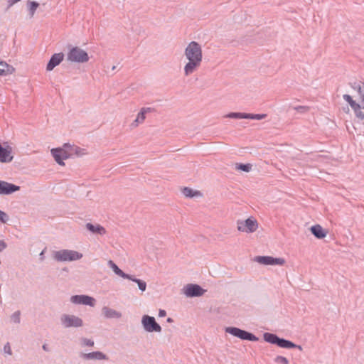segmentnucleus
I'll return each mask as SVG.
<instances>
[{"label": "nucleus", "mask_w": 364, "mask_h": 364, "mask_svg": "<svg viewBox=\"0 0 364 364\" xmlns=\"http://www.w3.org/2000/svg\"><path fill=\"white\" fill-rule=\"evenodd\" d=\"M184 56L188 60L184 65L183 73L188 77L200 66L203 61L202 46L196 41L190 42L184 50Z\"/></svg>", "instance_id": "f257e3e1"}, {"label": "nucleus", "mask_w": 364, "mask_h": 364, "mask_svg": "<svg viewBox=\"0 0 364 364\" xmlns=\"http://www.w3.org/2000/svg\"><path fill=\"white\" fill-rule=\"evenodd\" d=\"M82 254L72 250H61L53 253V258L57 262H73L80 259Z\"/></svg>", "instance_id": "f03ea898"}, {"label": "nucleus", "mask_w": 364, "mask_h": 364, "mask_svg": "<svg viewBox=\"0 0 364 364\" xmlns=\"http://www.w3.org/2000/svg\"><path fill=\"white\" fill-rule=\"evenodd\" d=\"M89 59L87 53L77 46L70 48L67 53V60L71 63H85Z\"/></svg>", "instance_id": "7ed1b4c3"}, {"label": "nucleus", "mask_w": 364, "mask_h": 364, "mask_svg": "<svg viewBox=\"0 0 364 364\" xmlns=\"http://www.w3.org/2000/svg\"><path fill=\"white\" fill-rule=\"evenodd\" d=\"M264 340L266 342H268L272 344H275L280 348H294L296 346V344L293 342L286 340L284 338H281L278 337L276 334L271 333H264L263 335Z\"/></svg>", "instance_id": "20e7f679"}, {"label": "nucleus", "mask_w": 364, "mask_h": 364, "mask_svg": "<svg viewBox=\"0 0 364 364\" xmlns=\"http://www.w3.org/2000/svg\"><path fill=\"white\" fill-rule=\"evenodd\" d=\"M237 230L246 233H252L258 228V223L253 217H250L245 220H238L237 221Z\"/></svg>", "instance_id": "39448f33"}, {"label": "nucleus", "mask_w": 364, "mask_h": 364, "mask_svg": "<svg viewBox=\"0 0 364 364\" xmlns=\"http://www.w3.org/2000/svg\"><path fill=\"white\" fill-rule=\"evenodd\" d=\"M60 323L64 328H79L83 326V321L79 316L73 314H63L60 316Z\"/></svg>", "instance_id": "423d86ee"}, {"label": "nucleus", "mask_w": 364, "mask_h": 364, "mask_svg": "<svg viewBox=\"0 0 364 364\" xmlns=\"http://www.w3.org/2000/svg\"><path fill=\"white\" fill-rule=\"evenodd\" d=\"M141 325L144 329L149 333H160L162 330L161 326L156 321L155 318L149 315L142 316Z\"/></svg>", "instance_id": "0eeeda50"}, {"label": "nucleus", "mask_w": 364, "mask_h": 364, "mask_svg": "<svg viewBox=\"0 0 364 364\" xmlns=\"http://www.w3.org/2000/svg\"><path fill=\"white\" fill-rule=\"evenodd\" d=\"M225 332L242 340H247L250 341H258V338L256 337L254 334L237 327H227L225 328Z\"/></svg>", "instance_id": "6e6552de"}, {"label": "nucleus", "mask_w": 364, "mask_h": 364, "mask_svg": "<svg viewBox=\"0 0 364 364\" xmlns=\"http://www.w3.org/2000/svg\"><path fill=\"white\" fill-rule=\"evenodd\" d=\"M205 289H203L200 285L196 284H188L182 289V292L187 297H198L203 296Z\"/></svg>", "instance_id": "1a4fd4ad"}, {"label": "nucleus", "mask_w": 364, "mask_h": 364, "mask_svg": "<svg viewBox=\"0 0 364 364\" xmlns=\"http://www.w3.org/2000/svg\"><path fill=\"white\" fill-rule=\"evenodd\" d=\"M266 114H248L242 112H230L223 116L224 118H230L234 119H248L254 120H262L266 118Z\"/></svg>", "instance_id": "9d476101"}, {"label": "nucleus", "mask_w": 364, "mask_h": 364, "mask_svg": "<svg viewBox=\"0 0 364 364\" xmlns=\"http://www.w3.org/2000/svg\"><path fill=\"white\" fill-rule=\"evenodd\" d=\"M51 154L55 161L59 164L63 166L65 164L63 160L71 156V152L68 151V148L59 147L51 149Z\"/></svg>", "instance_id": "9b49d317"}, {"label": "nucleus", "mask_w": 364, "mask_h": 364, "mask_svg": "<svg viewBox=\"0 0 364 364\" xmlns=\"http://www.w3.org/2000/svg\"><path fill=\"white\" fill-rule=\"evenodd\" d=\"M13 147L8 141H0V161L9 162L12 160Z\"/></svg>", "instance_id": "f8f14e48"}, {"label": "nucleus", "mask_w": 364, "mask_h": 364, "mask_svg": "<svg viewBox=\"0 0 364 364\" xmlns=\"http://www.w3.org/2000/svg\"><path fill=\"white\" fill-rule=\"evenodd\" d=\"M255 261L264 265H283L285 263L283 258H274L270 256H257Z\"/></svg>", "instance_id": "ddd939ff"}, {"label": "nucleus", "mask_w": 364, "mask_h": 364, "mask_svg": "<svg viewBox=\"0 0 364 364\" xmlns=\"http://www.w3.org/2000/svg\"><path fill=\"white\" fill-rule=\"evenodd\" d=\"M74 304H83L93 307L95 305V299L87 295H74L70 299Z\"/></svg>", "instance_id": "4468645a"}, {"label": "nucleus", "mask_w": 364, "mask_h": 364, "mask_svg": "<svg viewBox=\"0 0 364 364\" xmlns=\"http://www.w3.org/2000/svg\"><path fill=\"white\" fill-rule=\"evenodd\" d=\"M152 110L153 109L151 107H142L137 114L136 119L130 124V128L134 129L139 124H141L146 119V115L152 112Z\"/></svg>", "instance_id": "2eb2a0df"}, {"label": "nucleus", "mask_w": 364, "mask_h": 364, "mask_svg": "<svg viewBox=\"0 0 364 364\" xmlns=\"http://www.w3.org/2000/svg\"><path fill=\"white\" fill-rule=\"evenodd\" d=\"M20 190V186L4 181H0V195H10Z\"/></svg>", "instance_id": "dca6fc26"}, {"label": "nucleus", "mask_w": 364, "mask_h": 364, "mask_svg": "<svg viewBox=\"0 0 364 364\" xmlns=\"http://www.w3.org/2000/svg\"><path fill=\"white\" fill-rule=\"evenodd\" d=\"M80 358L85 360H108V357L104 353L101 351H94L91 353H81L80 355Z\"/></svg>", "instance_id": "f3484780"}, {"label": "nucleus", "mask_w": 364, "mask_h": 364, "mask_svg": "<svg viewBox=\"0 0 364 364\" xmlns=\"http://www.w3.org/2000/svg\"><path fill=\"white\" fill-rule=\"evenodd\" d=\"M63 58L64 55L63 53L53 54L47 64L46 70L48 71L53 70L55 67L58 65L63 60Z\"/></svg>", "instance_id": "a211bd4d"}, {"label": "nucleus", "mask_w": 364, "mask_h": 364, "mask_svg": "<svg viewBox=\"0 0 364 364\" xmlns=\"http://www.w3.org/2000/svg\"><path fill=\"white\" fill-rule=\"evenodd\" d=\"M102 314L106 318H120L122 316L121 312L108 306L102 307Z\"/></svg>", "instance_id": "6ab92c4d"}, {"label": "nucleus", "mask_w": 364, "mask_h": 364, "mask_svg": "<svg viewBox=\"0 0 364 364\" xmlns=\"http://www.w3.org/2000/svg\"><path fill=\"white\" fill-rule=\"evenodd\" d=\"M86 228L94 234L103 235L106 233V230L99 224L93 225L92 223H87Z\"/></svg>", "instance_id": "aec40b11"}, {"label": "nucleus", "mask_w": 364, "mask_h": 364, "mask_svg": "<svg viewBox=\"0 0 364 364\" xmlns=\"http://www.w3.org/2000/svg\"><path fill=\"white\" fill-rule=\"evenodd\" d=\"M107 264L117 275L124 279L130 278V274L124 273L112 260H109Z\"/></svg>", "instance_id": "412c9836"}, {"label": "nucleus", "mask_w": 364, "mask_h": 364, "mask_svg": "<svg viewBox=\"0 0 364 364\" xmlns=\"http://www.w3.org/2000/svg\"><path fill=\"white\" fill-rule=\"evenodd\" d=\"M311 233L318 239H322L326 237V232L320 225H316L311 228Z\"/></svg>", "instance_id": "4be33fe9"}, {"label": "nucleus", "mask_w": 364, "mask_h": 364, "mask_svg": "<svg viewBox=\"0 0 364 364\" xmlns=\"http://www.w3.org/2000/svg\"><path fill=\"white\" fill-rule=\"evenodd\" d=\"M183 194L187 198L201 197L202 193L199 191L193 190L188 187H185L182 190Z\"/></svg>", "instance_id": "5701e85b"}, {"label": "nucleus", "mask_w": 364, "mask_h": 364, "mask_svg": "<svg viewBox=\"0 0 364 364\" xmlns=\"http://www.w3.org/2000/svg\"><path fill=\"white\" fill-rule=\"evenodd\" d=\"M351 87L356 90L361 99H364V82L361 81H355L350 83Z\"/></svg>", "instance_id": "b1692460"}, {"label": "nucleus", "mask_w": 364, "mask_h": 364, "mask_svg": "<svg viewBox=\"0 0 364 364\" xmlns=\"http://www.w3.org/2000/svg\"><path fill=\"white\" fill-rule=\"evenodd\" d=\"M14 70V68L8 65L6 62L0 61V75L11 74Z\"/></svg>", "instance_id": "393cba45"}, {"label": "nucleus", "mask_w": 364, "mask_h": 364, "mask_svg": "<svg viewBox=\"0 0 364 364\" xmlns=\"http://www.w3.org/2000/svg\"><path fill=\"white\" fill-rule=\"evenodd\" d=\"M65 148H68V151L71 152V156L75 154L77 156L84 154L83 150L78 146L75 145H70V144L65 143L64 144Z\"/></svg>", "instance_id": "a878e982"}, {"label": "nucleus", "mask_w": 364, "mask_h": 364, "mask_svg": "<svg viewBox=\"0 0 364 364\" xmlns=\"http://www.w3.org/2000/svg\"><path fill=\"white\" fill-rule=\"evenodd\" d=\"M127 279H129L132 282H136L137 284H138V287H139V289L141 291H146V283L141 280V279H136L135 278L134 276L132 275H130V278H127Z\"/></svg>", "instance_id": "bb28decb"}, {"label": "nucleus", "mask_w": 364, "mask_h": 364, "mask_svg": "<svg viewBox=\"0 0 364 364\" xmlns=\"http://www.w3.org/2000/svg\"><path fill=\"white\" fill-rule=\"evenodd\" d=\"M39 6V4L36 1H30L28 3V11H29V14H30V17L32 18L34 14H35V12L37 9V8Z\"/></svg>", "instance_id": "cd10ccee"}, {"label": "nucleus", "mask_w": 364, "mask_h": 364, "mask_svg": "<svg viewBox=\"0 0 364 364\" xmlns=\"http://www.w3.org/2000/svg\"><path fill=\"white\" fill-rule=\"evenodd\" d=\"M235 168L237 170H241L245 172H249V171H250V170L252 168V165L250 164H236Z\"/></svg>", "instance_id": "c85d7f7f"}, {"label": "nucleus", "mask_w": 364, "mask_h": 364, "mask_svg": "<svg viewBox=\"0 0 364 364\" xmlns=\"http://www.w3.org/2000/svg\"><path fill=\"white\" fill-rule=\"evenodd\" d=\"M80 343L81 346H89L92 347L95 344V342L93 340L87 338H81L80 339Z\"/></svg>", "instance_id": "c756f323"}, {"label": "nucleus", "mask_w": 364, "mask_h": 364, "mask_svg": "<svg viewBox=\"0 0 364 364\" xmlns=\"http://www.w3.org/2000/svg\"><path fill=\"white\" fill-rule=\"evenodd\" d=\"M11 320L14 323H19L21 322V311H16L11 316Z\"/></svg>", "instance_id": "7c9ffc66"}, {"label": "nucleus", "mask_w": 364, "mask_h": 364, "mask_svg": "<svg viewBox=\"0 0 364 364\" xmlns=\"http://www.w3.org/2000/svg\"><path fill=\"white\" fill-rule=\"evenodd\" d=\"M359 111L358 112V117L364 119V99H361V102L358 105Z\"/></svg>", "instance_id": "2f4dec72"}, {"label": "nucleus", "mask_w": 364, "mask_h": 364, "mask_svg": "<svg viewBox=\"0 0 364 364\" xmlns=\"http://www.w3.org/2000/svg\"><path fill=\"white\" fill-rule=\"evenodd\" d=\"M294 109L298 113L305 114L309 110V107L307 106H296L294 107Z\"/></svg>", "instance_id": "473e14b6"}, {"label": "nucleus", "mask_w": 364, "mask_h": 364, "mask_svg": "<svg viewBox=\"0 0 364 364\" xmlns=\"http://www.w3.org/2000/svg\"><path fill=\"white\" fill-rule=\"evenodd\" d=\"M274 361L278 364H289L288 360L285 357L281 355L277 356Z\"/></svg>", "instance_id": "72a5a7b5"}, {"label": "nucleus", "mask_w": 364, "mask_h": 364, "mask_svg": "<svg viewBox=\"0 0 364 364\" xmlns=\"http://www.w3.org/2000/svg\"><path fill=\"white\" fill-rule=\"evenodd\" d=\"M350 107L353 109L355 112L356 116L358 117V112L359 111V104L356 103L353 100L348 102Z\"/></svg>", "instance_id": "f704fd0d"}, {"label": "nucleus", "mask_w": 364, "mask_h": 364, "mask_svg": "<svg viewBox=\"0 0 364 364\" xmlns=\"http://www.w3.org/2000/svg\"><path fill=\"white\" fill-rule=\"evenodd\" d=\"M350 107L353 109L355 112L356 116L358 117V112L359 111V104L356 103L353 100L348 102Z\"/></svg>", "instance_id": "c9c22d12"}, {"label": "nucleus", "mask_w": 364, "mask_h": 364, "mask_svg": "<svg viewBox=\"0 0 364 364\" xmlns=\"http://www.w3.org/2000/svg\"><path fill=\"white\" fill-rule=\"evenodd\" d=\"M9 220V216L8 215L0 210V222L2 223H6Z\"/></svg>", "instance_id": "e433bc0d"}, {"label": "nucleus", "mask_w": 364, "mask_h": 364, "mask_svg": "<svg viewBox=\"0 0 364 364\" xmlns=\"http://www.w3.org/2000/svg\"><path fill=\"white\" fill-rule=\"evenodd\" d=\"M4 352L9 355H12V350L11 348L10 343L8 342L4 346Z\"/></svg>", "instance_id": "4c0bfd02"}, {"label": "nucleus", "mask_w": 364, "mask_h": 364, "mask_svg": "<svg viewBox=\"0 0 364 364\" xmlns=\"http://www.w3.org/2000/svg\"><path fill=\"white\" fill-rule=\"evenodd\" d=\"M21 0H8L7 2H8V8H10L11 6H12L14 4H15L16 3L20 1Z\"/></svg>", "instance_id": "58836bf2"}, {"label": "nucleus", "mask_w": 364, "mask_h": 364, "mask_svg": "<svg viewBox=\"0 0 364 364\" xmlns=\"http://www.w3.org/2000/svg\"><path fill=\"white\" fill-rule=\"evenodd\" d=\"M166 315V311L164 309H160L159 311V317H164Z\"/></svg>", "instance_id": "ea45409f"}, {"label": "nucleus", "mask_w": 364, "mask_h": 364, "mask_svg": "<svg viewBox=\"0 0 364 364\" xmlns=\"http://www.w3.org/2000/svg\"><path fill=\"white\" fill-rule=\"evenodd\" d=\"M343 97L348 102H350L353 100L352 97L349 95H347V94L344 95L343 96Z\"/></svg>", "instance_id": "a19ab883"}, {"label": "nucleus", "mask_w": 364, "mask_h": 364, "mask_svg": "<svg viewBox=\"0 0 364 364\" xmlns=\"http://www.w3.org/2000/svg\"><path fill=\"white\" fill-rule=\"evenodd\" d=\"M6 247V243L3 240H0V251Z\"/></svg>", "instance_id": "79ce46f5"}, {"label": "nucleus", "mask_w": 364, "mask_h": 364, "mask_svg": "<svg viewBox=\"0 0 364 364\" xmlns=\"http://www.w3.org/2000/svg\"><path fill=\"white\" fill-rule=\"evenodd\" d=\"M44 252H45V250H43V251L40 253V259H41V260H43V259H44V256H43V255H44Z\"/></svg>", "instance_id": "37998d69"}, {"label": "nucleus", "mask_w": 364, "mask_h": 364, "mask_svg": "<svg viewBox=\"0 0 364 364\" xmlns=\"http://www.w3.org/2000/svg\"><path fill=\"white\" fill-rule=\"evenodd\" d=\"M294 348H297V349H298V350H303V348H302L301 346L296 345V346H295V347H294Z\"/></svg>", "instance_id": "c03bdc74"}, {"label": "nucleus", "mask_w": 364, "mask_h": 364, "mask_svg": "<svg viewBox=\"0 0 364 364\" xmlns=\"http://www.w3.org/2000/svg\"><path fill=\"white\" fill-rule=\"evenodd\" d=\"M166 321L168 323H172V322H173V319L172 318L169 317V318H167Z\"/></svg>", "instance_id": "a18cd8bd"}, {"label": "nucleus", "mask_w": 364, "mask_h": 364, "mask_svg": "<svg viewBox=\"0 0 364 364\" xmlns=\"http://www.w3.org/2000/svg\"><path fill=\"white\" fill-rule=\"evenodd\" d=\"M43 349L45 350H47L46 345L43 346Z\"/></svg>", "instance_id": "49530a36"}, {"label": "nucleus", "mask_w": 364, "mask_h": 364, "mask_svg": "<svg viewBox=\"0 0 364 364\" xmlns=\"http://www.w3.org/2000/svg\"><path fill=\"white\" fill-rule=\"evenodd\" d=\"M115 68H116V67H115V66H113V67H112V70H114Z\"/></svg>", "instance_id": "de8ad7c7"}]
</instances>
